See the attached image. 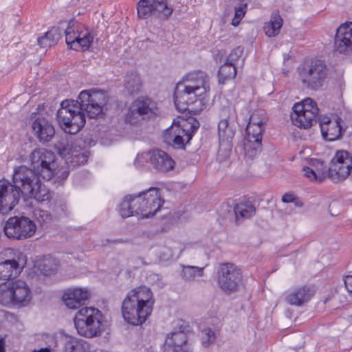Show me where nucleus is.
Returning a JSON list of instances; mask_svg holds the SVG:
<instances>
[{"label":"nucleus","instance_id":"20e7f679","mask_svg":"<svg viewBox=\"0 0 352 352\" xmlns=\"http://www.w3.org/2000/svg\"><path fill=\"white\" fill-rule=\"evenodd\" d=\"M56 159L54 152L44 148L34 149L28 157L30 168L43 179L65 180L69 175L68 166L65 164L59 166Z\"/></svg>","mask_w":352,"mask_h":352},{"label":"nucleus","instance_id":"c85d7f7f","mask_svg":"<svg viewBox=\"0 0 352 352\" xmlns=\"http://www.w3.org/2000/svg\"><path fill=\"white\" fill-rule=\"evenodd\" d=\"M283 23V19L279 14L276 12H273L270 21L264 24L263 30L265 34L268 37H275L279 34Z\"/></svg>","mask_w":352,"mask_h":352},{"label":"nucleus","instance_id":"c03bdc74","mask_svg":"<svg viewBox=\"0 0 352 352\" xmlns=\"http://www.w3.org/2000/svg\"><path fill=\"white\" fill-rule=\"evenodd\" d=\"M34 216L40 223H47L52 220V214L47 210L36 209Z\"/></svg>","mask_w":352,"mask_h":352},{"label":"nucleus","instance_id":"9b49d317","mask_svg":"<svg viewBox=\"0 0 352 352\" xmlns=\"http://www.w3.org/2000/svg\"><path fill=\"white\" fill-rule=\"evenodd\" d=\"M221 116V119L218 124V135L220 142L218 158L223 161L226 160L230 153L231 141L234 135V131L229 124V120L236 117L235 110L232 107L223 109Z\"/></svg>","mask_w":352,"mask_h":352},{"label":"nucleus","instance_id":"c756f323","mask_svg":"<svg viewBox=\"0 0 352 352\" xmlns=\"http://www.w3.org/2000/svg\"><path fill=\"white\" fill-rule=\"evenodd\" d=\"M20 273L19 263L15 260H6L0 263V280H8Z\"/></svg>","mask_w":352,"mask_h":352},{"label":"nucleus","instance_id":"a19ab883","mask_svg":"<svg viewBox=\"0 0 352 352\" xmlns=\"http://www.w3.org/2000/svg\"><path fill=\"white\" fill-rule=\"evenodd\" d=\"M243 54V47L239 46L234 48L228 55L227 61L232 63L236 67Z\"/></svg>","mask_w":352,"mask_h":352},{"label":"nucleus","instance_id":"423d86ee","mask_svg":"<svg viewBox=\"0 0 352 352\" xmlns=\"http://www.w3.org/2000/svg\"><path fill=\"white\" fill-rule=\"evenodd\" d=\"M102 314L94 307H82L74 317V324L78 333L86 338H93L101 334L102 328Z\"/></svg>","mask_w":352,"mask_h":352},{"label":"nucleus","instance_id":"79ce46f5","mask_svg":"<svg viewBox=\"0 0 352 352\" xmlns=\"http://www.w3.org/2000/svg\"><path fill=\"white\" fill-rule=\"evenodd\" d=\"M247 11V3L241 4L234 8V16L232 21V25L237 26Z\"/></svg>","mask_w":352,"mask_h":352},{"label":"nucleus","instance_id":"dca6fc26","mask_svg":"<svg viewBox=\"0 0 352 352\" xmlns=\"http://www.w3.org/2000/svg\"><path fill=\"white\" fill-rule=\"evenodd\" d=\"M242 274L240 269L232 263H223L217 272V282L225 293L235 292L241 284Z\"/></svg>","mask_w":352,"mask_h":352},{"label":"nucleus","instance_id":"39448f33","mask_svg":"<svg viewBox=\"0 0 352 352\" xmlns=\"http://www.w3.org/2000/svg\"><path fill=\"white\" fill-rule=\"evenodd\" d=\"M40 175L26 166L15 167L12 182L22 196L33 198L38 202L47 201L51 197L48 188L41 182Z\"/></svg>","mask_w":352,"mask_h":352},{"label":"nucleus","instance_id":"0eeeda50","mask_svg":"<svg viewBox=\"0 0 352 352\" xmlns=\"http://www.w3.org/2000/svg\"><path fill=\"white\" fill-rule=\"evenodd\" d=\"M352 169V155L346 151H338L331 159L329 167L327 170L322 163H320L315 170L316 173H322V181L329 177L335 183L346 179Z\"/></svg>","mask_w":352,"mask_h":352},{"label":"nucleus","instance_id":"aec40b11","mask_svg":"<svg viewBox=\"0 0 352 352\" xmlns=\"http://www.w3.org/2000/svg\"><path fill=\"white\" fill-rule=\"evenodd\" d=\"M319 122L323 138L329 142L339 139L344 131L340 118L331 119L325 116L320 118Z\"/></svg>","mask_w":352,"mask_h":352},{"label":"nucleus","instance_id":"393cba45","mask_svg":"<svg viewBox=\"0 0 352 352\" xmlns=\"http://www.w3.org/2000/svg\"><path fill=\"white\" fill-rule=\"evenodd\" d=\"M88 296L89 292L86 289L74 288L65 292L62 299L69 309H75L82 306Z\"/></svg>","mask_w":352,"mask_h":352},{"label":"nucleus","instance_id":"58836bf2","mask_svg":"<svg viewBox=\"0 0 352 352\" xmlns=\"http://www.w3.org/2000/svg\"><path fill=\"white\" fill-rule=\"evenodd\" d=\"M236 75V67L226 60L219 70V80L223 84L226 80L232 79Z\"/></svg>","mask_w":352,"mask_h":352},{"label":"nucleus","instance_id":"3c124183","mask_svg":"<svg viewBox=\"0 0 352 352\" xmlns=\"http://www.w3.org/2000/svg\"><path fill=\"white\" fill-rule=\"evenodd\" d=\"M160 352H178V351H176L175 349L170 347V346H166V343L164 342V344L161 349Z\"/></svg>","mask_w":352,"mask_h":352},{"label":"nucleus","instance_id":"6e6552de","mask_svg":"<svg viewBox=\"0 0 352 352\" xmlns=\"http://www.w3.org/2000/svg\"><path fill=\"white\" fill-rule=\"evenodd\" d=\"M199 126L197 122L190 124L184 119L174 120L173 124L164 131V142L175 148H184Z\"/></svg>","mask_w":352,"mask_h":352},{"label":"nucleus","instance_id":"49530a36","mask_svg":"<svg viewBox=\"0 0 352 352\" xmlns=\"http://www.w3.org/2000/svg\"><path fill=\"white\" fill-rule=\"evenodd\" d=\"M175 253L173 250L167 246L161 248L158 252V256L162 261H168L173 258Z\"/></svg>","mask_w":352,"mask_h":352},{"label":"nucleus","instance_id":"de8ad7c7","mask_svg":"<svg viewBox=\"0 0 352 352\" xmlns=\"http://www.w3.org/2000/svg\"><path fill=\"white\" fill-rule=\"evenodd\" d=\"M282 201L284 203H294L296 206L301 207L302 204L292 193H285L282 197Z\"/></svg>","mask_w":352,"mask_h":352},{"label":"nucleus","instance_id":"2eb2a0df","mask_svg":"<svg viewBox=\"0 0 352 352\" xmlns=\"http://www.w3.org/2000/svg\"><path fill=\"white\" fill-rule=\"evenodd\" d=\"M137 11L141 19L153 16L166 21L172 15L173 8L168 6L167 0H140L137 3Z\"/></svg>","mask_w":352,"mask_h":352},{"label":"nucleus","instance_id":"f257e3e1","mask_svg":"<svg viewBox=\"0 0 352 352\" xmlns=\"http://www.w3.org/2000/svg\"><path fill=\"white\" fill-rule=\"evenodd\" d=\"M106 103L104 92L94 90L82 91L76 100H65L60 104L56 118L60 128L69 134H76L85 124V111L90 118H96Z\"/></svg>","mask_w":352,"mask_h":352},{"label":"nucleus","instance_id":"7ed1b4c3","mask_svg":"<svg viewBox=\"0 0 352 352\" xmlns=\"http://www.w3.org/2000/svg\"><path fill=\"white\" fill-rule=\"evenodd\" d=\"M154 303L153 294L150 288L140 286L131 289L122 303L124 320L133 326L142 325L151 316Z\"/></svg>","mask_w":352,"mask_h":352},{"label":"nucleus","instance_id":"e433bc0d","mask_svg":"<svg viewBox=\"0 0 352 352\" xmlns=\"http://www.w3.org/2000/svg\"><path fill=\"white\" fill-rule=\"evenodd\" d=\"M64 352H89V346L83 340L70 338L65 344Z\"/></svg>","mask_w":352,"mask_h":352},{"label":"nucleus","instance_id":"a18cd8bd","mask_svg":"<svg viewBox=\"0 0 352 352\" xmlns=\"http://www.w3.org/2000/svg\"><path fill=\"white\" fill-rule=\"evenodd\" d=\"M304 175L309 178L311 181H316L318 182H322V173H316L315 169L310 167H305L303 168Z\"/></svg>","mask_w":352,"mask_h":352},{"label":"nucleus","instance_id":"6e6d98bb","mask_svg":"<svg viewBox=\"0 0 352 352\" xmlns=\"http://www.w3.org/2000/svg\"><path fill=\"white\" fill-rule=\"evenodd\" d=\"M243 60H244L243 58L241 60L242 63H243Z\"/></svg>","mask_w":352,"mask_h":352},{"label":"nucleus","instance_id":"ea45409f","mask_svg":"<svg viewBox=\"0 0 352 352\" xmlns=\"http://www.w3.org/2000/svg\"><path fill=\"white\" fill-rule=\"evenodd\" d=\"M58 267V260L53 257H48L43 260L41 270L45 275H50L54 273Z\"/></svg>","mask_w":352,"mask_h":352},{"label":"nucleus","instance_id":"4be33fe9","mask_svg":"<svg viewBox=\"0 0 352 352\" xmlns=\"http://www.w3.org/2000/svg\"><path fill=\"white\" fill-rule=\"evenodd\" d=\"M32 128L35 136L42 143L51 141L55 134L54 126L45 118H37L34 120Z\"/></svg>","mask_w":352,"mask_h":352},{"label":"nucleus","instance_id":"ddd939ff","mask_svg":"<svg viewBox=\"0 0 352 352\" xmlns=\"http://www.w3.org/2000/svg\"><path fill=\"white\" fill-rule=\"evenodd\" d=\"M158 109L156 103L150 98H138L129 107L125 116L126 123L135 125L143 120L149 119L157 115Z\"/></svg>","mask_w":352,"mask_h":352},{"label":"nucleus","instance_id":"f3484780","mask_svg":"<svg viewBox=\"0 0 352 352\" xmlns=\"http://www.w3.org/2000/svg\"><path fill=\"white\" fill-rule=\"evenodd\" d=\"M22 195L13 182H0V212L7 214L18 204Z\"/></svg>","mask_w":352,"mask_h":352},{"label":"nucleus","instance_id":"6ab92c4d","mask_svg":"<svg viewBox=\"0 0 352 352\" xmlns=\"http://www.w3.org/2000/svg\"><path fill=\"white\" fill-rule=\"evenodd\" d=\"M352 48V22L346 21L337 29L333 50L340 54H345Z\"/></svg>","mask_w":352,"mask_h":352},{"label":"nucleus","instance_id":"412c9836","mask_svg":"<svg viewBox=\"0 0 352 352\" xmlns=\"http://www.w3.org/2000/svg\"><path fill=\"white\" fill-rule=\"evenodd\" d=\"M314 295V290L311 287L303 285L287 292L285 300L291 305L300 307L309 302Z\"/></svg>","mask_w":352,"mask_h":352},{"label":"nucleus","instance_id":"864d4df0","mask_svg":"<svg viewBox=\"0 0 352 352\" xmlns=\"http://www.w3.org/2000/svg\"><path fill=\"white\" fill-rule=\"evenodd\" d=\"M32 352H51L49 348H42L38 350H34Z\"/></svg>","mask_w":352,"mask_h":352},{"label":"nucleus","instance_id":"603ef678","mask_svg":"<svg viewBox=\"0 0 352 352\" xmlns=\"http://www.w3.org/2000/svg\"><path fill=\"white\" fill-rule=\"evenodd\" d=\"M0 352H6L5 340L3 338H0Z\"/></svg>","mask_w":352,"mask_h":352},{"label":"nucleus","instance_id":"9d476101","mask_svg":"<svg viewBox=\"0 0 352 352\" xmlns=\"http://www.w3.org/2000/svg\"><path fill=\"white\" fill-rule=\"evenodd\" d=\"M319 109L316 102L307 98L296 103L291 114L292 123L301 129H309L319 120Z\"/></svg>","mask_w":352,"mask_h":352},{"label":"nucleus","instance_id":"72a5a7b5","mask_svg":"<svg viewBox=\"0 0 352 352\" xmlns=\"http://www.w3.org/2000/svg\"><path fill=\"white\" fill-rule=\"evenodd\" d=\"M182 267L181 276L186 281H194L204 275V267L194 265H182Z\"/></svg>","mask_w":352,"mask_h":352},{"label":"nucleus","instance_id":"473e14b6","mask_svg":"<svg viewBox=\"0 0 352 352\" xmlns=\"http://www.w3.org/2000/svg\"><path fill=\"white\" fill-rule=\"evenodd\" d=\"M95 36L96 35L94 32L83 28L78 34V38L76 41V50H78L80 47L82 50H88L92 43Z\"/></svg>","mask_w":352,"mask_h":352},{"label":"nucleus","instance_id":"5701e85b","mask_svg":"<svg viewBox=\"0 0 352 352\" xmlns=\"http://www.w3.org/2000/svg\"><path fill=\"white\" fill-rule=\"evenodd\" d=\"M13 302L12 305L20 307L28 306L32 300V292L25 281H12Z\"/></svg>","mask_w":352,"mask_h":352},{"label":"nucleus","instance_id":"4c0bfd02","mask_svg":"<svg viewBox=\"0 0 352 352\" xmlns=\"http://www.w3.org/2000/svg\"><path fill=\"white\" fill-rule=\"evenodd\" d=\"M133 196L126 195L119 206V213L123 218L135 214V208L133 206Z\"/></svg>","mask_w":352,"mask_h":352},{"label":"nucleus","instance_id":"bb28decb","mask_svg":"<svg viewBox=\"0 0 352 352\" xmlns=\"http://www.w3.org/2000/svg\"><path fill=\"white\" fill-rule=\"evenodd\" d=\"M261 134H248L243 140V149L245 155L249 159H253L257 156L262 148Z\"/></svg>","mask_w":352,"mask_h":352},{"label":"nucleus","instance_id":"cd10ccee","mask_svg":"<svg viewBox=\"0 0 352 352\" xmlns=\"http://www.w3.org/2000/svg\"><path fill=\"white\" fill-rule=\"evenodd\" d=\"M83 28L82 25L76 21L70 20L65 30L67 45L73 50H76V45L78 38V34Z\"/></svg>","mask_w":352,"mask_h":352},{"label":"nucleus","instance_id":"2f4dec72","mask_svg":"<svg viewBox=\"0 0 352 352\" xmlns=\"http://www.w3.org/2000/svg\"><path fill=\"white\" fill-rule=\"evenodd\" d=\"M124 86L130 94H138L142 88V80L135 72H128L124 78Z\"/></svg>","mask_w":352,"mask_h":352},{"label":"nucleus","instance_id":"4468645a","mask_svg":"<svg viewBox=\"0 0 352 352\" xmlns=\"http://www.w3.org/2000/svg\"><path fill=\"white\" fill-rule=\"evenodd\" d=\"M4 232L8 238L22 240L32 236L36 226L33 221L26 217H12L4 226Z\"/></svg>","mask_w":352,"mask_h":352},{"label":"nucleus","instance_id":"37998d69","mask_svg":"<svg viewBox=\"0 0 352 352\" xmlns=\"http://www.w3.org/2000/svg\"><path fill=\"white\" fill-rule=\"evenodd\" d=\"M215 338V333L211 329L206 328L202 331L201 340L203 346H209L214 341Z\"/></svg>","mask_w":352,"mask_h":352},{"label":"nucleus","instance_id":"f03ea898","mask_svg":"<svg viewBox=\"0 0 352 352\" xmlns=\"http://www.w3.org/2000/svg\"><path fill=\"white\" fill-rule=\"evenodd\" d=\"M210 90L208 75L204 72H195L187 74L179 82L174 93V102L179 111L189 110V106L198 104L190 110L201 111L204 106L206 94Z\"/></svg>","mask_w":352,"mask_h":352},{"label":"nucleus","instance_id":"a878e982","mask_svg":"<svg viewBox=\"0 0 352 352\" xmlns=\"http://www.w3.org/2000/svg\"><path fill=\"white\" fill-rule=\"evenodd\" d=\"M267 122V117L264 110L258 109L254 111L250 117L249 122L246 126V133L262 135Z\"/></svg>","mask_w":352,"mask_h":352},{"label":"nucleus","instance_id":"7c9ffc66","mask_svg":"<svg viewBox=\"0 0 352 352\" xmlns=\"http://www.w3.org/2000/svg\"><path fill=\"white\" fill-rule=\"evenodd\" d=\"M62 30L59 27H54L44 36L38 38V44L41 47H50L54 45L61 38Z\"/></svg>","mask_w":352,"mask_h":352},{"label":"nucleus","instance_id":"1a4fd4ad","mask_svg":"<svg viewBox=\"0 0 352 352\" xmlns=\"http://www.w3.org/2000/svg\"><path fill=\"white\" fill-rule=\"evenodd\" d=\"M328 76L326 65L320 60L305 63L298 68V76L303 86L312 90L322 87Z\"/></svg>","mask_w":352,"mask_h":352},{"label":"nucleus","instance_id":"8fccbe9b","mask_svg":"<svg viewBox=\"0 0 352 352\" xmlns=\"http://www.w3.org/2000/svg\"><path fill=\"white\" fill-rule=\"evenodd\" d=\"M351 279H352V276L349 275L344 278L345 287L350 294L352 293V289H351V284L350 283Z\"/></svg>","mask_w":352,"mask_h":352},{"label":"nucleus","instance_id":"09e8293b","mask_svg":"<svg viewBox=\"0 0 352 352\" xmlns=\"http://www.w3.org/2000/svg\"><path fill=\"white\" fill-rule=\"evenodd\" d=\"M148 157L150 158V152L139 153L135 160L134 164L137 167H142L147 162Z\"/></svg>","mask_w":352,"mask_h":352},{"label":"nucleus","instance_id":"f704fd0d","mask_svg":"<svg viewBox=\"0 0 352 352\" xmlns=\"http://www.w3.org/2000/svg\"><path fill=\"white\" fill-rule=\"evenodd\" d=\"M236 218L239 217L243 218H250L252 217L256 212L254 206L250 201L236 204L234 208Z\"/></svg>","mask_w":352,"mask_h":352},{"label":"nucleus","instance_id":"a211bd4d","mask_svg":"<svg viewBox=\"0 0 352 352\" xmlns=\"http://www.w3.org/2000/svg\"><path fill=\"white\" fill-rule=\"evenodd\" d=\"M60 155L66 157V164L78 166L85 164L88 160L87 152L73 148L67 139H62L56 144Z\"/></svg>","mask_w":352,"mask_h":352},{"label":"nucleus","instance_id":"4d7b16f0","mask_svg":"<svg viewBox=\"0 0 352 352\" xmlns=\"http://www.w3.org/2000/svg\"><path fill=\"white\" fill-rule=\"evenodd\" d=\"M19 267H20V269H21V267H20V266H19ZM21 268H23V266H21Z\"/></svg>","mask_w":352,"mask_h":352},{"label":"nucleus","instance_id":"b1692460","mask_svg":"<svg viewBox=\"0 0 352 352\" xmlns=\"http://www.w3.org/2000/svg\"><path fill=\"white\" fill-rule=\"evenodd\" d=\"M150 162L157 171L166 173L173 169L175 162L166 152L155 149L150 152Z\"/></svg>","mask_w":352,"mask_h":352},{"label":"nucleus","instance_id":"f8f14e48","mask_svg":"<svg viewBox=\"0 0 352 352\" xmlns=\"http://www.w3.org/2000/svg\"><path fill=\"white\" fill-rule=\"evenodd\" d=\"M164 201L161 199L159 190L150 188L148 190L133 196V206L135 214L141 218L153 217L161 208Z\"/></svg>","mask_w":352,"mask_h":352},{"label":"nucleus","instance_id":"c9c22d12","mask_svg":"<svg viewBox=\"0 0 352 352\" xmlns=\"http://www.w3.org/2000/svg\"><path fill=\"white\" fill-rule=\"evenodd\" d=\"M12 285L11 282L0 284V304L3 306L12 305L13 302Z\"/></svg>","mask_w":352,"mask_h":352},{"label":"nucleus","instance_id":"5fc2aeb1","mask_svg":"<svg viewBox=\"0 0 352 352\" xmlns=\"http://www.w3.org/2000/svg\"><path fill=\"white\" fill-rule=\"evenodd\" d=\"M60 209H61L62 212H63V213H65V211H66V205H65V204H64V203H60Z\"/></svg>","mask_w":352,"mask_h":352}]
</instances>
